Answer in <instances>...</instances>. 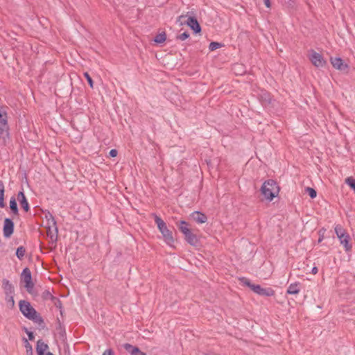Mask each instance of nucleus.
<instances>
[{
	"mask_svg": "<svg viewBox=\"0 0 355 355\" xmlns=\"http://www.w3.org/2000/svg\"><path fill=\"white\" fill-rule=\"evenodd\" d=\"M9 141V127L5 108L0 106V144L6 145Z\"/></svg>",
	"mask_w": 355,
	"mask_h": 355,
	"instance_id": "nucleus-1",
	"label": "nucleus"
},
{
	"mask_svg": "<svg viewBox=\"0 0 355 355\" xmlns=\"http://www.w3.org/2000/svg\"><path fill=\"white\" fill-rule=\"evenodd\" d=\"M155 222L162 235L164 242L169 246H173L174 239L172 232L168 228L166 223L158 216L153 214Z\"/></svg>",
	"mask_w": 355,
	"mask_h": 355,
	"instance_id": "nucleus-2",
	"label": "nucleus"
},
{
	"mask_svg": "<svg viewBox=\"0 0 355 355\" xmlns=\"http://www.w3.org/2000/svg\"><path fill=\"white\" fill-rule=\"evenodd\" d=\"M20 311L22 314L29 320L35 322H42V319L37 313L35 309L31 306L30 302L26 300H21L19 303Z\"/></svg>",
	"mask_w": 355,
	"mask_h": 355,
	"instance_id": "nucleus-3",
	"label": "nucleus"
},
{
	"mask_svg": "<svg viewBox=\"0 0 355 355\" xmlns=\"http://www.w3.org/2000/svg\"><path fill=\"white\" fill-rule=\"evenodd\" d=\"M261 191L266 200L271 201L276 196L278 195L279 188L276 182L272 180H268L263 184L261 188Z\"/></svg>",
	"mask_w": 355,
	"mask_h": 355,
	"instance_id": "nucleus-4",
	"label": "nucleus"
},
{
	"mask_svg": "<svg viewBox=\"0 0 355 355\" xmlns=\"http://www.w3.org/2000/svg\"><path fill=\"white\" fill-rule=\"evenodd\" d=\"M186 17L187 16L180 15L177 19V23L179 25L187 24L196 33L200 32L201 28L197 19L193 17H189L187 20H184Z\"/></svg>",
	"mask_w": 355,
	"mask_h": 355,
	"instance_id": "nucleus-5",
	"label": "nucleus"
},
{
	"mask_svg": "<svg viewBox=\"0 0 355 355\" xmlns=\"http://www.w3.org/2000/svg\"><path fill=\"white\" fill-rule=\"evenodd\" d=\"M309 58L311 63L318 68L324 67L327 62L322 57V55L313 50H311L309 54Z\"/></svg>",
	"mask_w": 355,
	"mask_h": 355,
	"instance_id": "nucleus-6",
	"label": "nucleus"
},
{
	"mask_svg": "<svg viewBox=\"0 0 355 355\" xmlns=\"http://www.w3.org/2000/svg\"><path fill=\"white\" fill-rule=\"evenodd\" d=\"M58 227L56 222L51 214L48 219L47 234L52 241H55L58 237Z\"/></svg>",
	"mask_w": 355,
	"mask_h": 355,
	"instance_id": "nucleus-7",
	"label": "nucleus"
},
{
	"mask_svg": "<svg viewBox=\"0 0 355 355\" xmlns=\"http://www.w3.org/2000/svg\"><path fill=\"white\" fill-rule=\"evenodd\" d=\"M21 281L24 283V287L28 292L33 288V284L32 282L31 273L28 268H26L23 270L21 273Z\"/></svg>",
	"mask_w": 355,
	"mask_h": 355,
	"instance_id": "nucleus-8",
	"label": "nucleus"
},
{
	"mask_svg": "<svg viewBox=\"0 0 355 355\" xmlns=\"http://www.w3.org/2000/svg\"><path fill=\"white\" fill-rule=\"evenodd\" d=\"M252 290L262 296H272L275 294V291L270 288H263L259 285H255L252 286Z\"/></svg>",
	"mask_w": 355,
	"mask_h": 355,
	"instance_id": "nucleus-9",
	"label": "nucleus"
},
{
	"mask_svg": "<svg viewBox=\"0 0 355 355\" xmlns=\"http://www.w3.org/2000/svg\"><path fill=\"white\" fill-rule=\"evenodd\" d=\"M330 61L333 67L338 70L345 71L348 68V65L345 64L340 58L331 57L330 58Z\"/></svg>",
	"mask_w": 355,
	"mask_h": 355,
	"instance_id": "nucleus-10",
	"label": "nucleus"
},
{
	"mask_svg": "<svg viewBox=\"0 0 355 355\" xmlns=\"http://www.w3.org/2000/svg\"><path fill=\"white\" fill-rule=\"evenodd\" d=\"M3 236L9 238L13 233L14 223L10 218H6L3 224Z\"/></svg>",
	"mask_w": 355,
	"mask_h": 355,
	"instance_id": "nucleus-11",
	"label": "nucleus"
},
{
	"mask_svg": "<svg viewBox=\"0 0 355 355\" xmlns=\"http://www.w3.org/2000/svg\"><path fill=\"white\" fill-rule=\"evenodd\" d=\"M123 347L130 355H146V354L141 352L137 347L130 344L125 343L123 345Z\"/></svg>",
	"mask_w": 355,
	"mask_h": 355,
	"instance_id": "nucleus-12",
	"label": "nucleus"
},
{
	"mask_svg": "<svg viewBox=\"0 0 355 355\" xmlns=\"http://www.w3.org/2000/svg\"><path fill=\"white\" fill-rule=\"evenodd\" d=\"M17 200L25 211L29 210V205L23 191L18 193Z\"/></svg>",
	"mask_w": 355,
	"mask_h": 355,
	"instance_id": "nucleus-13",
	"label": "nucleus"
},
{
	"mask_svg": "<svg viewBox=\"0 0 355 355\" xmlns=\"http://www.w3.org/2000/svg\"><path fill=\"white\" fill-rule=\"evenodd\" d=\"M2 286L6 296L11 295L14 293V288L8 279H3Z\"/></svg>",
	"mask_w": 355,
	"mask_h": 355,
	"instance_id": "nucleus-14",
	"label": "nucleus"
},
{
	"mask_svg": "<svg viewBox=\"0 0 355 355\" xmlns=\"http://www.w3.org/2000/svg\"><path fill=\"white\" fill-rule=\"evenodd\" d=\"M300 291V282H295L293 284H291L287 289V294L289 295H297Z\"/></svg>",
	"mask_w": 355,
	"mask_h": 355,
	"instance_id": "nucleus-15",
	"label": "nucleus"
},
{
	"mask_svg": "<svg viewBox=\"0 0 355 355\" xmlns=\"http://www.w3.org/2000/svg\"><path fill=\"white\" fill-rule=\"evenodd\" d=\"M349 235L346 234L343 235V237L338 238L340 242V244L343 245L345 248L346 252H349L351 250L352 246L349 243Z\"/></svg>",
	"mask_w": 355,
	"mask_h": 355,
	"instance_id": "nucleus-16",
	"label": "nucleus"
},
{
	"mask_svg": "<svg viewBox=\"0 0 355 355\" xmlns=\"http://www.w3.org/2000/svg\"><path fill=\"white\" fill-rule=\"evenodd\" d=\"M191 216H192V218L196 222L200 223V224L205 223L207 220V216L205 214H203L199 211H194L192 214Z\"/></svg>",
	"mask_w": 355,
	"mask_h": 355,
	"instance_id": "nucleus-17",
	"label": "nucleus"
},
{
	"mask_svg": "<svg viewBox=\"0 0 355 355\" xmlns=\"http://www.w3.org/2000/svg\"><path fill=\"white\" fill-rule=\"evenodd\" d=\"M186 241L191 244V245H197L198 243V239L197 236L193 234L191 232L187 233L184 235Z\"/></svg>",
	"mask_w": 355,
	"mask_h": 355,
	"instance_id": "nucleus-18",
	"label": "nucleus"
},
{
	"mask_svg": "<svg viewBox=\"0 0 355 355\" xmlns=\"http://www.w3.org/2000/svg\"><path fill=\"white\" fill-rule=\"evenodd\" d=\"M48 349V345L41 340L37 343L36 351L38 355H44L45 351Z\"/></svg>",
	"mask_w": 355,
	"mask_h": 355,
	"instance_id": "nucleus-19",
	"label": "nucleus"
},
{
	"mask_svg": "<svg viewBox=\"0 0 355 355\" xmlns=\"http://www.w3.org/2000/svg\"><path fill=\"white\" fill-rule=\"evenodd\" d=\"M177 225L180 230L184 235H186L187 233L191 232L190 229L188 227V223L186 221L181 220Z\"/></svg>",
	"mask_w": 355,
	"mask_h": 355,
	"instance_id": "nucleus-20",
	"label": "nucleus"
},
{
	"mask_svg": "<svg viewBox=\"0 0 355 355\" xmlns=\"http://www.w3.org/2000/svg\"><path fill=\"white\" fill-rule=\"evenodd\" d=\"M4 206V185L0 181V207H3Z\"/></svg>",
	"mask_w": 355,
	"mask_h": 355,
	"instance_id": "nucleus-21",
	"label": "nucleus"
},
{
	"mask_svg": "<svg viewBox=\"0 0 355 355\" xmlns=\"http://www.w3.org/2000/svg\"><path fill=\"white\" fill-rule=\"evenodd\" d=\"M10 207L15 214H18V208L15 198H11L10 200Z\"/></svg>",
	"mask_w": 355,
	"mask_h": 355,
	"instance_id": "nucleus-22",
	"label": "nucleus"
},
{
	"mask_svg": "<svg viewBox=\"0 0 355 355\" xmlns=\"http://www.w3.org/2000/svg\"><path fill=\"white\" fill-rule=\"evenodd\" d=\"M335 232H336L338 238L343 237V235L347 234L345 230L340 225H338L335 227Z\"/></svg>",
	"mask_w": 355,
	"mask_h": 355,
	"instance_id": "nucleus-23",
	"label": "nucleus"
},
{
	"mask_svg": "<svg viewBox=\"0 0 355 355\" xmlns=\"http://www.w3.org/2000/svg\"><path fill=\"white\" fill-rule=\"evenodd\" d=\"M24 347L26 348V354L27 355H33V348L31 345L28 343V341L24 338Z\"/></svg>",
	"mask_w": 355,
	"mask_h": 355,
	"instance_id": "nucleus-24",
	"label": "nucleus"
},
{
	"mask_svg": "<svg viewBox=\"0 0 355 355\" xmlns=\"http://www.w3.org/2000/svg\"><path fill=\"white\" fill-rule=\"evenodd\" d=\"M166 35L165 33H160L159 35H157L155 39H154V41L156 42V43H162L164 42L165 40H166Z\"/></svg>",
	"mask_w": 355,
	"mask_h": 355,
	"instance_id": "nucleus-25",
	"label": "nucleus"
},
{
	"mask_svg": "<svg viewBox=\"0 0 355 355\" xmlns=\"http://www.w3.org/2000/svg\"><path fill=\"white\" fill-rule=\"evenodd\" d=\"M25 252V248L20 246L17 249L16 255L19 259H21L24 257Z\"/></svg>",
	"mask_w": 355,
	"mask_h": 355,
	"instance_id": "nucleus-26",
	"label": "nucleus"
},
{
	"mask_svg": "<svg viewBox=\"0 0 355 355\" xmlns=\"http://www.w3.org/2000/svg\"><path fill=\"white\" fill-rule=\"evenodd\" d=\"M222 46L220 43L212 42L209 44V49L211 51H215Z\"/></svg>",
	"mask_w": 355,
	"mask_h": 355,
	"instance_id": "nucleus-27",
	"label": "nucleus"
},
{
	"mask_svg": "<svg viewBox=\"0 0 355 355\" xmlns=\"http://www.w3.org/2000/svg\"><path fill=\"white\" fill-rule=\"evenodd\" d=\"M345 182L348 184L352 189H355V180L352 177H349L345 180Z\"/></svg>",
	"mask_w": 355,
	"mask_h": 355,
	"instance_id": "nucleus-28",
	"label": "nucleus"
},
{
	"mask_svg": "<svg viewBox=\"0 0 355 355\" xmlns=\"http://www.w3.org/2000/svg\"><path fill=\"white\" fill-rule=\"evenodd\" d=\"M306 191L311 198H315L317 196L315 190L311 187H306Z\"/></svg>",
	"mask_w": 355,
	"mask_h": 355,
	"instance_id": "nucleus-29",
	"label": "nucleus"
},
{
	"mask_svg": "<svg viewBox=\"0 0 355 355\" xmlns=\"http://www.w3.org/2000/svg\"><path fill=\"white\" fill-rule=\"evenodd\" d=\"M285 5L288 8L293 9L295 6V0H286Z\"/></svg>",
	"mask_w": 355,
	"mask_h": 355,
	"instance_id": "nucleus-30",
	"label": "nucleus"
},
{
	"mask_svg": "<svg viewBox=\"0 0 355 355\" xmlns=\"http://www.w3.org/2000/svg\"><path fill=\"white\" fill-rule=\"evenodd\" d=\"M84 76L86 78L89 86L93 88L94 85H93V80L91 78V76H89V74L87 73V72H85L84 73Z\"/></svg>",
	"mask_w": 355,
	"mask_h": 355,
	"instance_id": "nucleus-31",
	"label": "nucleus"
},
{
	"mask_svg": "<svg viewBox=\"0 0 355 355\" xmlns=\"http://www.w3.org/2000/svg\"><path fill=\"white\" fill-rule=\"evenodd\" d=\"M189 37V33H187V32H184V33L179 35L178 36V39H179L180 40L184 41L186 39H187Z\"/></svg>",
	"mask_w": 355,
	"mask_h": 355,
	"instance_id": "nucleus-32",
	"label": "nucleus"
},
{
	"mask_svg": "<svg viewBox=\"0 0 355 355\" xmlns=\"http://www.w3.org/2000/svg\"><path fill=\"white\" fill-rule=\"evenodd\" d=\"M242 282L243 283V284L249 286L251 289H252V286H255L254 284H252L250 282L249 279H246V278H243L241 279Z\"/></svg>",
	"mask_w": 355,
	"mask_h": 355,
	"instance_id": "nucleus-33",
	"label": "nucleus"
},
{
	"mask_svg": "<svg viewBox=\"0 0 355 355\" xmlns=\"http://www.w3.org/2000/svg\"><path fill=\"white\" fill-rule=\"evenodd\" d=\"M110 155L112 157H114L117 155L118 154V152L116 149H112L110 153H109Z\"/></svg>",
	"mask_w": 355,
	"mask_h": 355,
	"instance_id": "nucleus-34",
	"label": "nucleus"
},
{
	"mask_svg": "<svg viewBox=\"0 0 355 355\" xmlns=\"http://www.w3.org/2000/svg\"><path fill=\"white\" fill-rule=\"evenodd\" d=\"M103 355H114L113 351L111 349H106Z\"/></svg>",
	"mask_w": 355,
	"mask_h": 355,
	"instance_id": "nucleus-35",
	"label": "nucleus"
},
{
	"mask_svg": "<svg viewBox=\"0 0 355 355\" xmlns=\"http://www.w3.org/2000/svg\"><path fill=\"white\" fill-rule=\"evenodd\" d=\"M27 334H28L29 340H32L34 339V335H33V332H31V331L27 332Z\"/></svg>",
	"mask_w": 355,
	"mask_h": 355,
	"instance_id": "nucleus-36",
	"label": "nucleus"
},
{
	"mask_svg": "<svg viewBox=\"0 0 355 355\" xmlns=\"http://www.w3.org/2000/svg\"><path fill=\"white\" fill-rule=\"evenodd\" d=\"M7 297H8L9 299L8 300V302H10L12 303V304L13 305L14 304V299H13V297H12V295H8L7 296Z\"/></svg>",
	"mask_w": 355,
	"mask_h": 355,
	"instance_id": "nucleus-37",
	"label": "nucleus"
},
{
	"mask_svg": "<svg viewBox=\"0 0 355 355\" xmlns=\"http://www.w3.org/2000/svg\"><path fill=\"white\" fill-rule=\"evenodd\" d=\"M263 2L267 8L270 7V0H263Z\"/></svg>",
	"mask_w": 355,
	"mask_h": 355,
	"instance_id": "nucleus-38",
	"label": "nucleus"
},
{
	"mask_svg": "<svg viewBox=\"0 0 355 355\" xmlns=\"http://www.w3.org/2000/svg\"><path fill=\"white\" fill-rule=\"evenodd\" d=\"M312 273L315 275L318 272V268L317 267H313L311 270Z\"/></svg>",
	"mask_w": 355,
	"mask_h": 355,
	"instance_id": "nucleus-39",
	"label": "nucleus"
},
{
	"mask_svg": "<svg viewBox=\"0 0 355 355\" xmlns=\"http://www.w3.org/2000/svg\"><path fill=\"white\" fill-rule=\"evenodd\" d=\"M46 296H49V297H51V293H50L49 292H47V293H46Z\"/></svg>",
	"mask_w": 355,
	"mask_h": 355,
	"instance_id": "nucleus-40",
	"label": "nucleus"
},
{
	"mask_svg": "<svg viewBox=\"0 0 355 355\" xmlns=\"http://www.w3.org/2000/svg\"><path fill=\"white\" fill-rule=\"evenodd\" d=\"M46 355H53L51 352H48Z\"/></svg>",
	"mask_w": 355,
	"mask_h": 355,
	"instance_id": "nucleus-41",
	"label": "nucleus"
}]
</instances>
